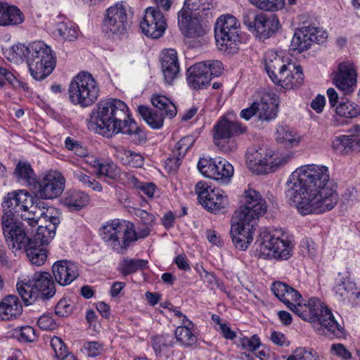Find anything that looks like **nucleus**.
<instances>
[{"mask_svg": "<svg viewBox=\"0 0 360 360\" xmlns=\"http://www.w3.org/2000/svg\"><path fill=\"white\" fill-rule=\"evenodd\" d=\"M285 194L302 215L330 211L338 201L328 168L313 164L302 165L292 172L285 184Z\"/></svg>", "mask_w": 360, "mask_h": 360, "instance_id": "f257e3e1", "label": "nucleus"}, {"mask_svg": "<svg viewBox=\"0 0 360 360\" xmlns=\"http://www.w3.org/2000/svg\"><path fill=\"white\" fill-rule=\"evenodd\" d=\"M91 120L105 134L136 135L139 143L146 139L142 128L131 119L127 105L120 99L100 101L91 114Z\"/></svg>", "mask_w": 360, "mask_h": 360, "instance_id": "f03ea898", "label": "nucleus"}, {"mask_svg": "<svg viewBox=\"0 0 360 360\" xmlns=\"http://www.w3.org/2000/svg\"><path fill=\"white\" fill-rule=\"evenodd\" d=\"M292 311L302 319L313 322L314 328L319 330L320 334L336 337L342 334V328L331 311L318 298L311 297L309 299L307 303L300 298Z\"/></svg>", "mask_w": 360, "mask_h": 360, "instance_id": "7ed1b4c3", "label": "nucleus"}, {"mask_svg": "<svg viewBox=\"0 0 360 360\" xmlns=\"http://www.w3.org/2000/svg\"><path fill=\"white\" fill-rule=\"evenodd\" d=\"M150 229L145 225L136 233L134 224L127 221L115 219L103 225L100 229V236L103 240L115 251L121 252L126 250L138 238H145L149 235Z\"/></svg>", "mask_w": 360, "mask_h": 360, "instance_id": "20e7f679", "label": "nucleus"}, {"mask_svg": "<svg viewBox=\"0 0 360 360\" xmlns=\"http://www.w3.org/2000/svg\"><path fill=\"white\" fill-rule=\"evenodd\" d=\"M265 68L271 81L285 89L300 86L304 79L300 66L284 64L276 53L269 51L265 54Z\"/></svg>", "mask_w": 360, "mask_h": 360, "instance_id": "39448f33", "label": "nucleus"}, {"mask_svg": "<svg viewBox=\"0 0 360 360\" xmlns=\"http://www.w3.org/2000/svg\"><path fill=\"white\" fill-rule=\"evenodd\" d=\"M100 89L93 76L89 72L76 75L69 85V98L74 105L86 108L93 105L99 96Z\"/></svg>", "mask_w": 360, "mask_h": 360, "instance_id": "423d86ee", "label": "nucleus"}, {"mask_svg": "<svg viewBox=\"0 0 360 360\" xmlns=\"http://www.w3.org/2000/svg\"><path fill=\"white\" fill-rule=\"evenodd\" d=\"M240 23L232 15H222L215 22L214 37L218 49L228 54H233L238 49Z\"/></svg>", "mask_w": 360, "mask_h": 360, "instance_id": "0eeeda50", "label": "nucleus"}, {"mask_svg": "<svg viewBox=\"0 0 360 360\" xmlns=\"http://www.w3.org/2000/svg\"><path fill=\"white\" fill-rule=\"evenodd\" d=\"M245 131L246 127L238 121L222 117L213 129L214 143L219 149L226 153L233 152L238 147L234 138Z\"/></svg>", "mask_w": 360, "mask_h": 360, "instance_id": "6e6552de", "label": "nucleus"}, {"mask_svg": "<svg viewBox=\"0 0 360 360\" xmlns=\"http://www.w3.org/2000/svg\"><path fill=\"white\" fill-rule=\"evenodd\" d=\"M259 252L264 258L275 259H288L292 255V245L291 241L278 232L271 233L264 230L259 233Z\"/></svg>", "mask_w": 360, "mask_h": 360, "instance_id": "1a4fd4ad", "label": "nucleus"}, {"mask_svg": "<svg viewBox=\"0 0 360 360\" xmlns=\"http://www.w3.org/2000/svg\"><path fill=\"white\" fill-rule=\"evenodd\" d=\"M243 23L250 32L260 39L272 37L280 26L278 20L274 15L257 13L252 10L243 12Z\"/></svg>", "mask_w": 360, "mask_h": 360, "instance_id": "9d476101", "label": "nucleus"}, {"mask_svg": "<svg viewBox=\"0 0 360 360\" xmlns=\"http://www.w3.org/2000/svg\"><path fill=\"white\" fill-rule=\"evenodd\" d=\"M131 21L130 7L126 3H117L106 10L103 29L114 35H122L127 32Z\"/></svg>", "mask_w": 360, "mask_h": 360, "instance_id": "9b49d317", "label": "nucleus"}, {"mask_svg": "<svg viewBox=\"0 0 360 360\" xmlns=\"http://www.w3.org/2000/svg\"><path fill=\"white\" fill-rule=\"evenodd\" d=\"M195 190L201 205L210 212H220L228 205V198L224 192L219 188H212L207 181H199Z\"/></svg>", "mask_w": 360, "mask_h": 360, "instance_id": "f8f14e48", "label": "nucleus"}, {"mask_svg": "<svg viewBox=\"0 0 360 360\" xmlns=\"http://www.w3.org/2000/svg\"><path fill=\"white\" fill-rule=\"evenodd\" d=\"M246 162L250 169L257 174L272 172L283 164L281 158L261 148H249L246 153Z\"/></svg>", "mask_w": 360, "mask_h": 360, "instance_id": "ddd939ff", "label": "nucleus"}, {"mask_svg": "<svg viewBox=\"0 0 360 360\" xmlns=\"http://www.w3.org/2000/svg\"><path fill=\"white\" fill-rule=\"evenodd\" d=\"M1 226L5 241L13 252L24 250L32 241L27 236L23 225L14 219L2 216Z\"/></svg>", "mask_w": 360, "mask_h": 360, "instance_id": "4468645a", "label": "nucleus"}, {"mask_svg": "<svg viewBox=\"0 0 360 360\" xmlns=\"http://www.w3.org/2000/svg\"><path fill=\"white\" fill-rule=\"evenodd\" d=\"M243 206L235 212V217H245L244 219L257 222L258 218L266 212V201L255 189L249 188L244 192Z\"/></svg>", "mask_w": 360, "mask_h": 360, "instance_id": "2eb2a0df", "label": "nucleus"}, {"mask_svg": "<svg viewBox=\"0 0 360 360\" xmlns=\"http://www.w3.org/2000/svg\"><path fill=\"white\" fill-rule=\"evenodd\" d=\"M244 217L233 216L230 230L233 244L240 250H246L252 243L257 225V222L244 219Z\"/></svg>", "mask_w": 360, "mask_h": 360, "instance_id": "dca6fc26", "label": "nucleus"}, {"mask_svg": "<svg viewBox=\"0 0 360 360\" xmlns=\"http://www.w3.org/2000/svg\"><path fill=\"white\" fill-rule=\"evenodd\" d=\"M13 53L15 54L16 59H30L33 58L34 61H44L45 64L56 63L51 48L42 41H34L25 44H17L11 49Z\"/></svg>", "mask_w": 360, "mask_h": 360, "instance_id": "f3484780", "label": "nucleus"}, {"mask_svg": "<svg viewBox=\"0 0 360 360\" xmlns=\"http://www.w3.org/2000/svg\"><path fill=\"white\" fill-rule=\"evenodd\" d=\"M65 178L58 172L51 171L39 181H37L36 195L41 199H53L59 196L65 188Z\"/></svg>", "mask_w": 360, "mask_h": 360, "instance_id": "a211bd4d", "label": "nucleus"}, {"mask_svg": "<svg viewBox=\"0 0 360 360\" xmlns=\"http://www.w3.org/2000/svg\"><path fill=\"white\" fill-rule=\"evenodd\" d=\"M162 8L148 7L145 11V15L140 22L142 32L153 39L160 37L167 28L166 19L160 11Z\"/></svg>", "mask_w": 360, "mask_h": 360, "instance_id": "6ab92c4d", "label": "nucleus"}, {"mask_svg": "<svg viewBox=\"0 0 360 360\" xmlns=\"http://www.w3.org/2000/svg\"><path fill=\"white\" fill-rule=\"evenodd\" d=\"M326 37L319 28L304 27L295 31L291 40L290 49L298 53L308 49L313 42L323 43Z\"/></svg>", "mask_w": 360, "mask_h": 360, "instance_id": "aec40b11", "label": "nucleus"}, {"mask_svg": "<svg viewBox=\"0 0 360 360\" xmlns=\"http://www.w3.org/2000/svg\"><path fill=\"white\" fill-rule=\"evenodd\" d=\"M40 211L42 223L44 221L46 224L39 226L32 241H36L37 244L42 245L48 244L54 238L60 220L58 217L53 214L55 210L53 207H49L46 210H40Z\"/></svg>", "mask_w": 360, "mask_h": 360, "instance_id": "412c9836", "label": "nucleus"}, {"mask_svg": "<svg viewBox=\"0 0 360 360\" xmlns=\"http://www.w3.org/2000/svg\"><path fill=\"white\" fill-rule=\"evenodd\" d=\"M32 203V197L24 190L8 193L2 203L3 216L13 219L15 213L27 211Z\"/></svg>", "mask_w": 360, "mask_h": 360, "instance_id": "4be33fe9", "label": "nucleus"}, {"mask_svg": "<svg viewBox=\"0 0 360 360\" xmlns=\"http://www.w3.org/2000/svg\"><path fill=\"white\" fill-rule=\"evenodd\" d=\"M178 25L181 33L188 38H199L206 34V27L198 18H191L186 10L178 13Z\"/></svg>", "mask_w": 360, "mask_h": 360, "instance_id": "5701e85b", "label": "nucleus"}, {"mask_svg": "<svg viewBox=\"0 0 360 360\" xmlns=\"http://www.w3.org/2000/svg\"><path fill=\"white\" fill-rule=\"evenodd\" d=\"M56 281L62 286L70 285L79 276L77 265L70 260H59L52 266Z\"/></svg>", "mask_w": 360, "mask_h": 360, "instance_id": "b1692460", "label": "nucleus"}, {"mask_svg": "<svg viewBox=\"0 0 360 360\" xmlns=\"http://www.w3.org/2000/svg\"><path fill=\"white\" fill-rule=\"evenodd\" d=\"M334 79L336 86L345 94L353 91L356 83V74L353 64L340 63Z\"/></svg>", "mask_w": 360, "mask_h": 360, "instance_id": "393cba45", "label": "nucleus"}, {"mask_svg": "<svg viewBox=\"0 0 360 360\" xmlns=\"http://www.w3.org/2000/svg\"><path fill=\"white\" fill-rule=\"evenodd\" d=\"M34 289L38 299L49 300L56 294V286L51 275L46 271L37 272L32 276Z\"/></svg>", "mask_w": 360, "mask_h": 360, "instance_id": "a878e982", "label": "nucleus"}, {"mask_svg": "<svg viewBox=\"0 0 360 360\" xmlns=\"http://www.w3.org/2000/svg\"><path fill=\"white\" fill-rule=\"evenodd\" d=\"M161 68L165 82L171 84L179 75V63L174 49H167L162 53Z\"/></svg>", "mask_w": 360, "mask_h": 360, "instance_id": "bb28decb", "label": "nucleus"}, {"mask_svg": "<svg viewBox=\"0 0 360 360\" xmlns=\"http://www.w3.org/2000/svg\"><path fill=\"white\" fill-rule=\"evenodd\" d=\"M271 290L279 300L283 302L291 311L297 300L302 298L301 295L297 290L281 281L274 282Z\"/></svg>", "mask_w": 360, "mask_h": 360, "instance_id": "cd10ccee", "label": "nucleus"}, {"mask_svg": "<svg viewBox=\"0 0 360 360\" xmlns=\"http://www.w3.org/2000/svg\"><path fill=\"white\" fill-rule=\"evenodd\" d=\"M205 65L198 63L187 70L188 84L194 89L205 88L210 82Z\"/></svg>", "mask_w": 360, "mask_h": 360, "instance_id": "c85d7f7f", "label": "nucleus"}, {"mask_svg": "<svg viewBox=\"0 0 360 360\" xmlns=\"http://www.w3.org/2000/svg\"><path fill=\"white\" fill-rule=\"evenodd\" d=\"M22 312V304L15 295H8L0 302V321L15 319L21 315Z\"/></svg>", "mask_w": 360, "mask_h": 360, "instance_id": "c756f323", "label": "nucleus"}, {"mask_svg": "<svg viewBox=\"0 0 360 360\" xmlns=\"http://www.w3.org/2000/svg\"><path fill=\"white\" fill-rule=\"evenodd\" d=\"M23 20L24 15L18 7L0 3V27L20 25Z\"/></svg>", "mask_w": 360, "mask_h": 360, "instance_id": "7c9ffc66", "label": "nucleus"}, {"mask_svg": "<svg viewBox=\"0 0 360 360\" xmlns=\"http://www.w3.org/2000/svg\"><path fill=\"white\" fill-rule=\"evenodd\" d=\"M115 155L122 165L126 166L139 168L144 164V158L141 154L127 150L122 146L115 148Z\"/></svg>", "mask_w": 360, "mask_h": 360, "instance_id": "2f4dec72", "label": "nucleus"}, {"mask_svg": "<svg viewBox=\"0 0 360 360\" xmlns=\"http://www.w3.org/2000/svg\"><path fill=\"white\" fill-rule=\"evenodd\" d=\"M13 174L17 181L25 186H35L36 175L31 165L27 162L20 161L15 166Z\"/></svg>", "mask_w": 360, "mask_h": 360, "instance_id": "473e14b6", "label": "nucleus"}, {"mask_svg": "<svg viewBox=\"0 0 360 360\" xmlns=\"http://www.w3.org/2000/svg\"><path fill=\"white\" fill-rule=\"evenodd\" d=\"M29 67L32 77L36 80H42L48 77L53 70L56 63L45 64L44 61H34L33 58L25 59Z\"/></svg>", "mask_w": 360, "mask_h": 360, "instance_id": "72a5a7b5", "label": "nucleus"}, {"mask_svg": "<svg viewBox=\"0 0 360 360\" xmlns=\"http://www.w3.org/2000/svg\"><path fill=\"white\" fill-rule=\"evenodd\" d=\"M138 112L146 123L153 129H158L163 126L166 114L152 110L145 105H140Z\"/></svg>", "mask_w": 360, "mask_h": 360, "instance_id": "f704fd0d", "label": "nucleus"}, {"mask_svg": "<svg viewBox=\"0 0 360 360\" xmlns=\"http://www.w3.org/2000/svg\"><path fill=\"white\" fill-rule=\"evenodd\" d=\"M18 294L25 303V304H32L34 301L38 300V294L34 289V283L32 279L23 278L18 281L16 284Z\"/></svg>", "mask_w": 360, "mask_h": 360, "instance_id": "c9c22d12", "label": "nucleus"}, {"mask_svg": "<svg viewBox=\"0 0 360 360\" xmlns=\"http://www.w3.org/2000/svg\"><path fill=\"white\" fill-rule=\"evenodd\" d=\"M23 250L30 262L38 266L44 264L47 258L46 250L36 241L32 240Z\"/></svg>", "mask_w": 360, "mask_h": 360, "instance_id": "e433bc0d", "label": "nucleus"}, {"mask_svg": "<svg viewBox=\"0 0 360 360\" xmlns=\"http://www.w3.org/2000/svg\"><path fill=\"white\" fill-rule=\"evenodd\" d=\"M89 201V196L83 191H69L65 198L64 204L71 210H79L86 206Z\"/></svg>", "mask_w": 360, "mask_h": 360, "instance_id": "4c0bfd02", "label": "nucleus"}, {"mask_svg": "<svg viewBox=\"0 0 360 360\" xmlns=\"http://www.w3.org/2000/svg\"><path fill=\"white\" fill-rule=\"evenodd\" d=\"M276 139L288 147L297 146L300 143V138L297 136L296 131L287 125L277 127Z\"/></svg>", "mask_w": 360, "mask_h": 360, "instance_id": "58836bf2", "label": "nucleus"}, {"mask_svg": "<svg viewBox=\"0 0 360 360\" xmlns=\"http://www.w3.org/2000/svg\"><path fill=\"white\" fill-rule=\"evenodd\" d=\"M151 102L155 108V110L162 112L170 118L176 115L177 110L175 105L167 97L156 94L151 98Z\"/></svg>", "mask_w": 360, "mask_h": 360, "instance_id": "ea45409f", "label": "nucleus"}, {"mask_svg": "<svg viewBox=\"0 0 360 360\" xmlns=\"http://www.w3.org/2000/svg\"><path fill=\"white\" fill-rule=\"evenodd\" d=\"M193 323L190 322V325L184 324L178 326L175 330V337L176 341L184 346H192L197 342V337L193 332Z\"/></svg>", "mask_w": 360, "mask_h": 360, "instance_id": "a19ab883", "label": "nucleus"}, {"mask_svg": "<svg viewBox=\"0 0 360 360\" xmlns=\"http://www.w3.org/2000/svg\"><path fill=\"white\" fill-rule=\"evenodd\" d=\"M151 345L155 354L161 355L174 347V338L168 334L156 335L151 338Z\"/></svg>", "mask_w": 360, "mask_h": 360, "instance_id": "79ce46f5", "label": "nucleus"}, {"mask_svg": "<svg viewBox=\"0 0 360 360\" xmlns=\"http://www.w3.org/2000/svg\"><path fill=\"white\" fill-rule=\"evenodd\" d=\"M148 262L142 259L124 258L119 264L118 270L124 276H127L142 270L147 266Z\"/></svg>", "mask_w": 360, "mask_h": 360, "instance_id": "37998d69", "label": "nucleus"}, {"mask_svg": "<svg viewBox=\"0 0 360 360\" xmlns=\"http://www.w3.org/2000/svg\"><path fill=\"white\" fill-rule=\"evenodd\" d=\"M333 148L338 152L349 151L360 147L359 140L353 136L342 135L336 137L332 143Z\"/></svg>", "mask_w": 360, "mask_h": 360, "instance_id": "c03bdc74", "label": "nucleus"}, {"mask_svg": "<svg viewBox=\"0 0 360 360\" xmlns=\"http://www.w3.org/2000/svg\"><path fill=\"white\" fill-rule=\"evenodd\" d=\"M54 34L70 41L77 39L79 30L71 22H59L57 23Z\"/></svg>", "mask_w": 360, "mask_h": 360, "instance_id": "a18cd8bd", "label": "nucleus"}, {"mask_svg": "<svg viewBox=\"0 0 360 360\" xmlns=\"http://www.w3.org/2000/svg\"><path fill=\"white\" fill-rule=\"evenodd\" d=\"M255 105L259 120L269 121L276 117V109L272 102L262 98L259 102H255Z\"/></svg>", "mask_w": 360, "mask_h": 360, "instance_id": "49530a36", "label": "nucleus"}, {"mask_svg": "<svg viewBox=\"0 0 360 360\" xmlns=\"http://www.w3.org/2000/svg\"><path fill=\"white\" fill-rule=\"evenodd\" d=\"M73 176L84 188H88L98 192H101L103 190V186L100 182L94 177L87 175L81 169H75L73 171Z\"/></svg>", "mask_w": 360, "mask_h": 360, "instance_id": "de8ad7c7", "label": "nucleus"}, {"mask_svg": "<svg viewBox=\"0 0 360 360\" xmlns=\"http://www.w3.org/2000/svg\"><path fill=\"white\" fill-rule=\"evenodd\" d=\"M96 174L98 178L104 176L112 180H117L120 177V169L114 162L103 160Z\"/></svg>", "mask_w": 360, "mask_h": 360, "instance_id": "09e8293b", "label": "nucleus"}, {"mask_svg": "<svg viewBox=\"0 0 360 360\" xmlns=\"http://www.w3.org/2000/svg\"><path fill=\"white\" fill-rule=\"evenodd\" d=\"M353 290H357L356 283L351 280L341 279L334 287L335 295L342 302H347Z\"/></svg>", "mask_w": 360, "mask_h": 360, "instance_id": "8fccbe9b", "label": "nucleus"}, {"mask_svg": "<svg viewBox=\"0 0 360 360\" xmlns=\"http://www.w3.org/2000/svg\"><path fill=\"white\" fill-rule=\"evenodd\" d=\"M233 167L227 160L218 158L216 167V176L214 180L220 181L221 183H227L230 181L233 174Z\"/></svg>", "mask_w": 360, "mask_h": 360, "instance_id": "3c124183", "label": "nucleus"}, {"mask_svg": "<svg viewBox=\"0 0 360 360\" xmlns=\"http://www.w3.org/2000/svg\"><path fill=\"white\" fill-rule=\"evenodd\" d=\"M217 162L218 158H201L198 160V169L203 176L214 179L216 174H217L216 172Z\"/></svg>", "mask_w": 360, "mask_h": 360, "instance_id": "603ef678", "label": "nucleus"}, {"mask_svg": "<svg viewBox=\"0 0 360 360\" xmlns=\"http://www.w3.org/2000/svg\"><path fill=\"white\" fill-rule=\"evenodd\" d=\"M336 113L343 117L354 118L360 115V106L352 101H342L336 107Z\"/></svg>", "mask_w": 360, "mask_h": 360, "instance_id": "864d4df0", "label": "nucleus"}, {"mask_svg": "<svg viewBox=\"0 0 360 360\" xmlns=\"http://www.w3.org/2000/svg\"><path fill=\"white\" fill-rule=\"evenodd\" d=\"M41 205H44V202H37L36 205H33L32 203L30 205L32 211L26 212L24 214H21L22 219L26 221L28 225L34 227L38 224L39 221H40L41 223H42V217H41L40 215V210H46V208L44 205L41 206Z\"/></svg>", "mask_w": 360, "mask_h": 360, "instance_id": "5fc2aeb1", "label": "nucleus"}, {"mask_svg": "<svg viewBox=\"0 0 360 360\" xmlns=\"http://www.w3.org/2000/svg\"><path fill=\"white\" fill-rule=\"evenodd\" d=\"M51 346L54 351L55 357L58 360H65L70 355L63 340L58 337H53L51 339Z\"/></svg>", "mask_w": 360, "mask_h": 360, "instance_id": "6e6d98bb", "label": "nucleus"}, {"mask_svg": "<svg viewBox=\"0 0 360 360\" xmlns=\"http://www.w3.org/2000/svg\"><path fill=\"white\" fill-rule=\"evenodd\" d=\"M205 65L207 68L206 72L208 73L209 77H218L221 75L223 71V65L221 61L218 60H210L203 62H200Z\"/></svg>", "mask_w": 360, "mask_h": 360, "instance_id": "4d7b16f0", "label": "nucleus"}, {"mask_svg": "<svg viewBox=\"0 0 360 360\" xmlns=\"http://www.w3.org/2000/svg\"><path fill=\"white\" fill-rule=\"evenodd\" d=\"M73 311V305L70 300L62 299L56 306V314L61 317L70 315Z\"/></svg>", "mask_w": 360, "mask_h": 360, "instance_id": "13d9d810", "label": "nucleus"}, {"mask_svg": "<svg viewBox=\"0 0 360 360\" xmlns=\"http://www.w3.org/2000/svg\"><path fill=\"white\" fill-rule=\"evenodd\" d=\"M195 139L193 136L183 137L175 146V150L179 153V155L184 157L188 149L193 145Z\"/></svg>", "mask_w": 360, "mask_h": 360, "instance_id": "bf43d9fd", "label": "nucleus"}, {"mask_svg": "<svg viewBox=\"0 0 360 360\" xmlns=\"http://www.w3.org/2000/svg\"><path fill=\"white\" fill-rule=\"evenodd\" d=\"M212 0H185L184 6L191 11L209 9Z\"/></svg>", "mask_w": 360, "mask_h": 360, "instance_id": "052dcab7", "label": "nucleus"}, {"mask_svg": "<svg viewBox=\"0 0 360 360\" xmlns=\"http://www.w3.org/2000/svg\"><path fill=\"white\" fill-rule=\"evenodd\" d=\"M330 352L342 360H349L352 357V353L341 343L333 344L330 347Z\"/></svg>", "mask_w": 360, "mask_h": 360, "instance_id": "680f3d73", "label": "nucleus"}, {"mask_svg": "<svg viewBox=\"0 0 360 360\" xmlns=\"http://www.w3.org/2000/svg\"><path fill=\"white\" fill-rule=\"evenodd\" d=\"M240 345L244 350L255 352L260 346L259 338L257 335H252L250 338H243L240 339Z\"/></svg>", "mask_w": 360, "mask_h": 360, "instance_id": "e2e57ef3", "label": "nucleus"}, {"mask_svg": "<svg viewBox=\"0 0 360 360\" xmlns=\"http://www.w3.org/2000/svg\"><path fill=\"white\" fill-rule=\"evenodd\" d=\"M6 82L15 86L19 83L13 73L8 69L0 66V87H4Z\"/></svg>", "mask_w": 360, "mask_h": 360, "instance_id": "0e129e2a", "label": "nucleus"}, {"mask_svg": "<svg viewBox=\"0 0 360 360\" xmlns=\"http://www.w3.org/2000/svg\"><path fill=\"white\" fill-rule=\"evenodd\" d=\"M16 333H19V337L21 340L26 342H33L35 339V330L30 326H25L15 329Z\"/></svg>", "mask_w": 360, "mask_h": 360, "instance_id": "69168bd1", "label": "nucleus"}, {"mask_svg": "<svg viewBox=\"0 0 360 360\" xmlns=\"http://www.w3.org/2000/svg\"><path fill=\"white\" fill-rule=\"evenodd\" d=\"M284 5V0H261L257 8L265 11H276Z\"/></svg>", "mask_w": 360, "mask_h": 360, "instance_id": "338daca9", "label": "nucleus"}, {"mask_svg": "<svg viewBox=\"0 0 360 360\" xmlns=\"http://www.w3.org/2000/svg\"><path fill=\"white\" fill-rule=\"evenodd\" d=\"M184 157L179 155V153L174 150L172 155L168 158L165 162L166 166L171 171H176L181 164Z\"/></svg>", "mask_w": 360, "mask_h": 360, "instance_id": "774afa93", "label": "nucleus"}]
</instances>
